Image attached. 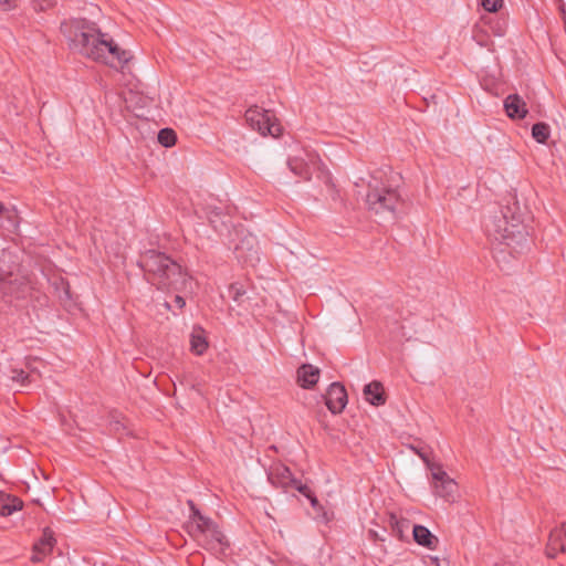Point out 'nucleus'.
Here are the masks:
<instances>
[{
    "label": "nucleus",
    "mask_w": 566,
    "mask_h": 566,
    "mask_svg": "<svg viewBox=\"0 0 566 566\" xmlns=\"http://www.w3.org/2000/svg\"><path fill=\"white\" fill-rule=\"evenodd\" d=\"M501 211L507 214L510 222L522 226V211L515 196L510 195L509 198H506V206Z\"/></svg>",
    "instance_id": "obj_19"
},
{
    "label": "nucleus",
    "mask_w": 566,
    "mask_h": 566,
    "mask_svg": "<svg viewBox=\"0 0 566 566\" xmlns=\"http://www.w3.org/2000/svg\"><path fill=\"white\" fill-rule=\"evenodd\" d=\"M165 306L170 310V304L168 302L165 303Z\"/></svg>",
    "instance_id": "obj_40"
},
{
    "label": "nucleus",
    "mask_w": 566,
    "mask_h": 566,
    "mask_svg": "<svg viewBox=\"0 0 566 566\" xmlns=\"http://www.w3.org/2000/svg\"><path fill=\"white\" fill-rule=\"evenodd\" d=\"M495 34L501 36V35H503V31H502V30H499V31H496V33H495Z\"/></svg>",
    "instance_id": "obj_38"
},
{
    "label": "nucleus",
    "mask_w": 566,
    "mask_h": 566,
    "mask_svg": "<svg viewBox=\"0 0 566 566\" xmlns=\"http://www.w3.org/2000/svg\"><path fill=\"white\" fill-rule=\"evenodd\" d=\"M191 538L198 546L217 556L226 555L227 549L230 547L227 536L213 520L205 525L202 531L193 534Z\"/></svg>",
    "instance_id": "obj_5"
},
{
    "label": "nucleus",
    "mask_w": 566,
    "mask_h": 566,
    "mask_svg": "<svg viewBox=\"0 0 566 566\" xmlns=\"http://www.w3.org/2000/svg\"><path fill=\"white\" fill-rule=\"evenodd\" d=\"M191 352L196 355H202L208 348V342L201 333H197L195 329L190 336Z\"/></svg>",
    "instance_id": "obj_21"
},
{
    "label": "nucleus",
    "mask_w": 566,
    "mask_h": 566,
    "mask_svg": "<svg viewBox=\"0 0 566 566\" xmlns=\"http://www.w3.org/2000/svg\"><path fill=\"white\" fill-rule=\"evenodd\" d=\"M560 552H566V524L551 532L546 546V555L551 558H555Z\"/></svg>",
    "instance_id": "obj_10"
},
{
    "label": "nucleus",
    "mask_w": 566,
    "mask_h": 566,
    "mask_svg": "<svg viewBox=\"0 0 566 566\" xmlns=\"http://www.w3.org/2000/svg\"><path fill=\"white\" fill-rule=\"evenodd\" d=\"M287 166L294 175L308 181L312 175L321 169V160L316 154L304 151V156L289 158Z\"/></svg>",
    "instance_id": "obj_8"
},
{
    "label": "nucleus",
    "mask_w": 566,
    "mask_h": 566,
    "mask_svg": "<svg viewBox=\"0 0 566 566\" xmlns=\"http://www.w3.org/2000/svg\"><path fill=\"white\" fill-rule=\"evenodd\" d=\"M368 192L366 195V205L369 211L384 219L396 217L397 208L402 203L401 197L396 188L378 182H368Z\"/></svg>",
    "instance_id": "obj_4"
},
{
    "label": "nucleus",
    "mask_w": 566,
    "mask_h": 566,
    "mask_svg": "<svg viewBox=\"0 0 566 566\" xmlns=\"http://www.w3.org/2000/svg\"><path fill=\"white\" fill-rule=\"evenodd\" d=\"M504 109L512 119H522L527 114L526 103L517 94H511L504 99Z\"/></svg>",
    "instance_id": "obj_12"
},
{
    "label": "nucleus",
    "mask_w": 566,
    "mask_h": 566,
    "mask_svg": "<svg viewBox=\"0 0 566 566\" xmlns=\"http://www.w3.org/2000/svg\"><path fill=\"white\" fill-rule=\"evenodd\" d=\"M291 488L297 490L305 497L310 496L313 493L312 490L306 484L302 483V481L297 479L295 480V483H293Z\"/></svg>",
    "instance_id": "obj_30"
},
{
    "label": "nucleus",
    "mask_w": 566,
    "mask_h": 566,
    "mask_svg": "<svg viewBox=\"0 0 566 566\" xmlns=\"http://www.w3.org/2000/svg\"><path fill=\"white\" fill-rule=\"evenodd\" d=\"M419 457L426 462L427 467L429 468L430 465H438L437 463H432L429 461V458L427 455V453H423V452H418Z\"/></svg>",
    "instance_id": "obj_35"
},
{
    "label": "nucleus",
    "mask_w": 566,
    "mask_h": 566,
    "mask_svg": "<svg viewBox=\"0 0 566 566\" xmlns=\"http://www.w3.org/2000/svg\"><path fill=\"white\" fill-rule=\"evenodd\" d=\"M365 399L373 406H381L386 402L382 385L371 381L364 387Z\"/></svg>",
    "instance_id": "obj_16"
},
{
    "label": "nucleus",
    "mask_w": 566,
    "mask_h": 566,
    "mask_svg": "<svg viewBox=\"0 0 566 566\" xmlns=\"http://www.w3.org/2000/svg\"><path fill=\"white\" fill-rule=\"evenodd\" d=\"M551 135V128L546 123L539 122L533 125L532 136L541 144H545Z\"/></svg>",
    "instance_id": "obj_23"
},
{
    "label": "nucleus",
    "mask_w": 566,
    "mask_h": 566,
    "mask_svg": "<svg viewBox=\"0 0 566 566\" xmlns=\"http://www.w3.org/2000/svg\"><path fill=\"white\" fill-rule=\"evenodd\" d=\"M12 0H0V8L8 11L12 8Z\"/></svg>",
    "instance_id": "obj_34"
},
{
    "label": "nucleus",
    "mask_w": 566,
    "mask_h": 566,
    "mask_svg": "<svg viewBox=\"0 0 566 566\" xmlns=\"http://www.w3.org/2000/svg\"><path fill=\"white\" fill-rule=\"evenodd\" d=\"M3 212H6V207L2 202H0V216H2Z\"/></svg>",
    "instance_id": "obj_37"
},
{
    "label": "nucleus",
    "mask_w": 566,
    "mask_h": 566,
    "mask_svg": "<svg viewBox=\"0 0 566 566\" xmlns=\"http://www.w3.org/2000/svg\"><path fill=\"white\" fill-rule=\"evenodd\" d=\"M244 117L250 127L263 136L277 137L282 133V126L272 111L254 105L247 109Z\"/></svg>",
    "instance_id": "obj_6"
},
{
    "label": "nucleus",
    "mask_w": 566,
    "mask_h": 566,
    "mask_svg": "<svg viewBox=\"0 0 566 566\" xmlns=\"http://www.w3.org/2000/svg\"><path fill=\"white\" fill-rule=\"evenodd\" d=\"M268 479L272 485L282 489L291 488L296 480L291 470L283 464L272 467L268 474Z\"/></svg>",
    "instance_id": "obj_11"
},
{
    "label": "nucleus",
    "mask_w": 566,
    "mask_h": 566,
    "mask_svg": "<svg viewBox=\"0 0 566 566\" xmlns=\"http://www.w3.org/2000/svg\"><path fill=\"white\" fill-rule=\"evenodd\" d=\"M0 218L6 219L12 227L18 226V214L14 208L6 207V212H3V214L0 216Z\"/></svg>",
    "instance_id": "obj_29"
},
{
    "label": "nucleus",
    "mask_w": 566,
    "mask_h": 566,
    "mask_svg": "<svg viewBox=\"0 0 566 566\" xmlns=\"http://www.w3.org/2000/svg\"><path fill=\"white\" fill-rule=\"evenodd\" d=\"M212 518L203 515L200 510L197 507L190 511L189 520L185 524V528L189 536L191 537L193 534L202 531V527L211 522Z\"/></svg>",
    "instance_id": "obj_15"
},
{
    "label": "nucleus",
    "mask_w": 566,
    "mask_h": 566,
    "mask_svg": "<svg viewBox=\"0 0 566 566\" xmlns=\"http://www.w3.org/2000/svg\"><path fill=\"white\" fill-rule=\"evenodd\" d=\"M55 538L53 532L50 528H44L42 536L38 543L34 544V549L41 551L42 555H48L53 549Z\"/></svg>",
    "instance_id": "obj_20"
},
{
    "label": "nucleus",
    "mask_w": 566,
    "mask_h": 566,
    "mask_svg": "<svg viewBox=\"0 0 566 566\" xmlns=\"http://www.w3.org/2000/svg\"><path fill=\"white\" fill-rule=\"evenodd\" d=\"M60 29L72 50L96 62L123 70L133 57L129 51L120 49L103 33L95 22L71 19L63 21Z\"/></svg>",
    "instance_id": "obj_1"
},
{
    "label": "nucleus",
    "mask_w": 566,
    "mask_h": 566,
    "mask_svg": "<svg viewBox=\"0 0 566 566\" xmlns=\"http://www.w3.org/2000/svg\"><path fill=\"white\" fill-rule=\"evenodd\" d=\"M412 535L415 542L426 548L436 549L439 544L438 537L423 525H413Z\"/></svg>",
    "instance_id": "obj_14"
},
{
    "label": "nucleus",
    "mask_w": 566,
    "mask_h": 566,
    "mask_svg": "<svg viewBox=\"0 0 566 566\" xmlns=\"http://www.w3.org/2000/svg\"><path fill=\"white\" fill-rule=\"evenodd\" d=\"M174 304L175 306H177L179 310H182L185 306H186V301L182 296L180 295H175L174 297Z\"/></svg>",
    "instance_id": "obj_31"
},
{
    "label": "nucleus",
    "mask_w": 566,
    "mask_h": 566,
    "mask_svg": "<svg viewBox=\"0 0 566 566\" xmlns=\"http://www.w3.org/2000/svg\"><path fill=\"white\" fill-rule=\"evenodd\" d=\"M44 556H45V555H42V552H41V551H36V549H34V548H33V555H32V557H31V560H32L33 563H40V562H42V559H43V557H44Z\"/></svg>",
    "instance_id": "obj_33"
},
{
    "label": "nucleus",
    "mask_w": 566,
    "mask_h": 566,
    "mask_svg": "<svg viewBox=\"0 0 566 566\" xmlns=\"http://www.w3.org/2000/svg\"><path fill=\"white\" fill-rule=\"evenodd\" d=\"M245 289L240 283H232L229 286V295L238 304H241L243 302V296L245 295Z\"/></svg>",
    "instance_id": "obj_26"
},
{
    "label": "nucleus",
    "mask_w": 566,
    "mask_h": 566,
    "mask_svg": "<svg viewBox=\"0 0 566 566\" xmlns=\"http://www.w3.org/2000/svg\"><path fill=\"white\" fill-rule=\"evenodd\" d=\"M11 379L19 382L21 387H29L34 381V376L22 369H13Z\"/></svg>",
    "instance_id": "obj_25"
},
{
    "label": "nucleus",
    "mask_w": 566,
    "mask_h": 566,
    "mask_svg": "<svg viewBox=\"0 0 566 566\" xmlns=\"http://www.w3.org/2000/svg\"><path fill=\"white\" fill-rule=\"evenodd\" d=\"M481 6L488 12H497L503 7V0H481Z\"/></svg>",
    "instance_id": "obj_28"
},
{
    "label": "nucleus",
    "mask_w": 566,
    "mask_h": 566,
    "mask_svg": "<svg viewBox=\"0 0 566 566\" xmlns=\"http://www.w3.org/2000/svg\"><path fill=\"white\" fill-rule=\"evenodd\" d=\"M432 489L434 495L447 502H454L458 496V484L451 479L441 465H430Z\"/></svg>",
    "instance_id": "obj_7"
},
{
    "label": "nucleus",
    "mask_w": 566,
    "mask_h": 566,
    "mask_svg": "<svg viewBox=\"0 0 566 566\" xmlns=\"http://www.w3.org/2000/svg\"><path fill=\"white\" fill-rule=\"evenodd\" d=\"M389 523L391 525L392 532L398 536V538L402 539L403 532L410 527V521L407 518H400L395 514H390Z\"/></svg>",
    "instance_id": "obj_22"
},
{
    "label": "nucleus",
    "mask_w": 566,
    "mask_h": 566,
    "mask_svg": "<svg viewBox=\"0 0 566 566\" xmlns=\"http://www.w3.org/2000/svg\"><path fill=\"white\" fill-rule=\"evenodd\" d=\"M23 502L14 495L0 492V515L9 516L17 511H20Z\"/></svg>",
    "instance_id": "obj_17"
},
{
    "label": "nucleus",
    "mask_w": 566,
    "mask_h": 566,
    "mask_svg": "<svg viewBox=\"0 0 566 566\" xmlns=\"http://www.w3.org/2000/svg\"><path fill=\"white\" fill-rule=\"evenodd\" d=\"M484 230L492 242L493 256L500 265L507 264L510 258H516L530 247L524 227L510 222L504 211L485 219Z\"/></svg>",
    "instance_id": "obj_2"
},
{
    "label": "nucleus",
    "mask_w": 566,
    "mask_h": 566,
    "mask_svg": "<svg viewBox=\"0 0 566 566\" xmlns=\"http://www.w3.org/2000/svg\"><path fill=\"white\" fill-rule=\"evenodd\" d=\"M307 499L310 500V503L314 510L322 509V506L314 493H312L310 496H307Z\"/></svg>",
    "instance_id": "obj_32"
},
{
    "label": "nucleus",
    "mask_w": 566,
    "mask_h": 566,
    "mask_svg": "<svg viewBox=\"0 0 566 566\" xmlns=\"http://www.w3.org/2000/svg\"><path fill=\"white\" fill-rule=\"evenodd\" d=\"M235 250H237L238 252H240V251L242 250V247L238 245V247L235 248Z\"/></svg>",
    "instance_id": "obj_39"
},
{
    "label": "nucleus",
    "mask_w": 566,
    "mask_h": 566,
    "mask_svg": "<svg viewBox=\"0 0 566 566\" xmlns=\"http://www.w3.org/2000/svg\"><path fill=\"white\" fill-rule=\"evenodd\" d=\"M32 8L36 12H43L56 4V0H31Z\"/></svg>",
    "instance_id": "obj_27"
},
{
    "label": "nucleus",
    "mask_w": 566,
    "mask_h": 566,
    "mask_svg": "<svg viewBox=\"0 0 566 566\" xmlns=\"http://www.w3.org/2000/svg\"><path fill=\"white\" fill-rule=\"evenodd\" d=\"M319 369L310 364H304L297 369V381L301 387L310 389L317 384Z\"/></svg>",
    "instance_id": "obj_13"
},
{
    "label": "nucleus",
    "mask_w": 566,
    "mask_h": 566,
    "mask_svg": "<svg viewBox=\"0 0 566 566\" xmlns=\"http://www.w3.org/2000/svg\"><path fill=\"white\" fill-rule=\"evenodd\" d=\"M147 280L158 290L184 291L190 277L182 271L179 263L156 250L145 251L138 261Z\"/></svg>",
    "instance_id": "obj_3"
},
{
    "label": "nucleus",
    "mask_w": 566,
    "mask_h": 566,
    "mask_svg": "<svg viewBox=\"0 0 566 566\" xmlns=\"http://www.w3.org/2000/svg\"><path fill=\"white\" fill-rule=\"evenodd\" d=\"M187 504H188V506H189L190 511H192V510L197 509V506H196V504H195V502H193L192 500H188V501H187Z\"/></svg>",
    "instance_id": "obj_36"
},
{
    "label": "nucleus",
    "mask_w": 566,
    "mask_h": 566,
    "mask_svg": "<svg viewBox=\"0 0 566 566\" xmlns=\"http://www.w3.org/2000/svg\"><path fill=\"white\" fill-rule=\"evenodd\" d=\"M323 398L325 400L326 407L334 415L340 413L345 409L348 401L347 391L345 387L338 381L329 385Z\"/></svg>",
    "instance_id": "obj_9"
},
{
    "label": "nucleus",
    "mask_w": 566,
    "mask_h": 566,
    "mask_svg": "<svg viewBox=\"0 0 566 566\" xmlns=\"http://www.w3.org/2000/svg\"><path fill=\"white\" fill-rule=\"evenodd\" d=\"M158 142L164 147H171L177 142V135L171 128H163L158 133Z\"/></svg>",
    "instance_id": "obj_24"
},
{
    "label": "nucleus",
    "mask_w": 566,
    "mask_h": 566,
    "mask_svg": "<svg viewBox=\"0 0 566 566\" xmlns=\"http://www.w3.org/2000/svg\"><path fill=\"white\" fill-rule=\"evenodd\" d=\"M205 213L210 224L217 231L220 230V227L226 226V222L222 220V217L224 216V208L214 205H207L205 207Z\"/></svg>",
    "instance_id": "obj_18"
}]
</instances>
